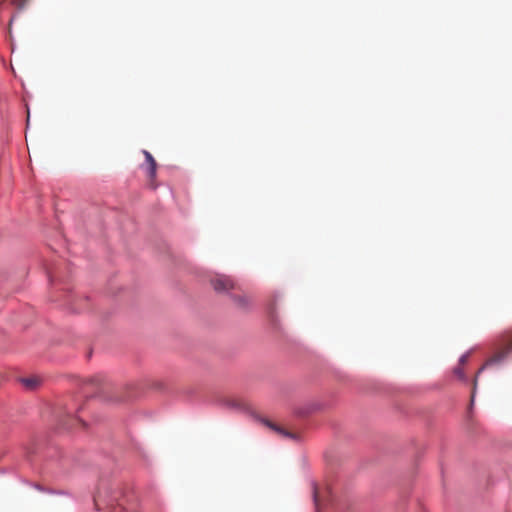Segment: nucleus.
I'll list each match as a JSON object with an SVG mask.
<instances>
[{
    "instance_id": "f8f14e48",
    "label": "nucleus",
    "mask_w": 512,
    "mask_h": 512,
    "mask_svg": "<svg viewBox=\"0 0 512 512\" xmlns=\"http://www.w3.org/2000/svg\"><path fill=\"white\" fill-rule=\"evenodd\" d=\"M476 384H477V378L474 379V388H473V392H472V395H471V401L474 400Z\"/></svg>"
},
{
    "instance_id": "20e7f679",
    "label": "nucleus",
    "mask_w": 512,
    "mask_h": 512,
    "mask_svg": "<svg viewBox=\"0 0 512 512\" xmlns=\"http://www.w3.org/2000/svg\"><path fill=\"white\" fill-rule=\"evenodd\" d=\"M232 298L234 303L240 308H245L250 304V298L244 293L234 294Z\"/></svg>"
},
{
    "instance_id": "0eeeda50",
    "label": "nucleus",
    "mask_w": 512,
    "mask_h": 512,
    "mask_svg": "<svg viewBox=\"0 0 512 512\" xmlns=\"http://www.w3.org/2000/svg\"><path fill=\"white\" fill-rule=\"evenodd\" d=\"M270 428L274 429L275 431H277L278 433L284 435L285 437H290V438H293L294 436L290 433V432H286L284 431L283 429L275 426L274 424L270 423L269 421H266L265 422Z\"/></svg>"
},
{
    "instance_id": "39448f33",
    "label": "nucleus",
    "mask_w": 512,
    "mask_h": 512,
    "mask_svg": "<svg viewBox=\"0 0 512 512\" xmlns=\"http://www.w3.org/2000/svg\"><path fill=\"white\" fill-rule=\"evenodd\" d=\"M27 2L28 0H3L0 3V11H3L8 4L15 6L17 9H22Z\"/></svg>"
},
{
    "instance_id": "9d476101",
    "label": "nucleus",
    "mask_w": 512,
    "mask_h": 512,
    "mask_svg": "<svg viewBox=\"0 0 512 512\" xmlns=\"http://www.w3.org/2000/svg\"><path fill=\"white\" fill-rule=\"evenodd\" d=\"M101 381H102V378L99 376L93 377L91 379V383L96 384V385H99Z\"/></svg>"
},
{
    "instance_id": "9b49d317",
    "label": "nucleus",
    "mask_w": 512,
    "mask_h": 512,
    "mask_svg": "<svg viewBox=\"0 0 512 512\" xmlns=\"http://www.w3.org/2000/svg\"><path fill=\"white\" fill-rule=\"evenodd\" d=\"M467 360H468V355H463L460 358L459 362H460L461 365H464L467 362Z\"/></svg>"
},
{
    "instance_id": "f03ea898",
    "label": "nucleus",
    "mask_w": 512,
    "mask_h": 512,
    "mask_svg": "<svg viewBox=\"0 0 512 512\" xmlns=\"http://www.w3.org/2000/svg\"><path fill=\"white\" fill-rule=\"evenodd\" d=\"M211 285L219 293H228L238 289L237 283L230 276L224 274H219L212 278Z\"/></svg>"
},
{
    "instance_id": "6e6552de",
    "label": "nucleus",
    "mask_w": 512,
    "mask_h": 512,
    "mask_svg": "<svg viewBox=\"0 0 512 512\" xmlns=\"http://www.w3.org/2000/svg\"><path fill=\"white\" fill-rule=\"evenodd\" d=\"M313 496H314L315 505L318 508L320 505L321 498H320V492L316 486L314 487Z\"/></svg>"
},
{
    "instance_id": "423d86ee",
    "label": "nucleus",
    "mask_w": 512,
    "mask_h": 512,
    "mask_svg": "<svg viewBox=\"0 0 512 512\" xmlns=\"http://www.w3.org/2000/svg\"><path fill=\"white\" fill-rule=\"evenodd\" d=\"M22 384L30 390L35 389L40 384V378L36 376L21 379Z\"/></svg>"
},
{
    "instance_id": "1a4fd4ad",
    "label": "nucleus",
    "mask_w": 512,
    "mask_h": 512,
    "mask_svg": "<svg viewBox=\"0 0 512 512\" xmlns=\"http://www.w3.org/2000/svg\"><path fill=\"white\" fill-rule=\"evenodd\" d=\"M455 375H457L460 379H464L463 370L461 368H455L454 370Z\"/></svg>"
},
{
    "instance_id": "7ed1b4c3",
    "label": "nucleus",
    "mask_w": 512,
    "mask_h": 512,
    "mask_svg": "<svg viewBox=\"0 0 512 512\" xmlns=\"http://www.w3.org/2000/svg\"><path fill=\"white\" fill-rule=\"evenodd\" d=\"M143 154L146 159V171H147L148 177H149L150 181L153 182L156 177L157 163L150 152L144 150Z\"/></svg>"
},
{
    "instance_id": "f257e3e1",
    "label": "nucleus",
    "mask_w": 512,
    "mask_h": 512,
    "mask_svg": "<svg viewBox=\"0 0 512 512\" xmlns=\"http://www.w3.org/2000/svg\"><path fill=\"white\" fill-rule=\"evenodd\" d=\"M511 351H512V332H509L503 336L496 352L480 368V370L478 371V374L482 370H484L486 367L491 366L493 364H498L501 361H503Z\"/></svg>"
}]
</instances>
